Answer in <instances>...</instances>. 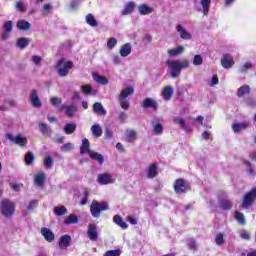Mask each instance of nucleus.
Instances as JSON below:
<instances>
[{
    "mask_svg": "<svg viewBox=\"0 0 256 256\" xmlns=\"http://www.w3.org/2000/svg\"><path fill=\"white\" fill-rule=\"evenodd\" d=\"M166 65L170 69V77L177 79L181 75L182 69H188L191 62L189 60H167Z\"/></svg>",
    "mask_w": 256,
    "mask_h": 256,
    "instance_id": "nucleus-1",
    "label": "nucleus"
},
{
    "mask_svg": "<svg viewBox=\"0 0 256 256\" xmlns=\"http://www.w3.org/2000/svg\"><path fill=\"white\" fill-rule=\"evenodd\" d=\"M0 211L3 217L11 219L15 215V202L9 198H3L0 202Z\"/></svg>",
    "mask_w": 256,
    "mask_h": 256,
    "instance_id": "nucleus-2",
    "label": "nucleus"
},
{
    "mask_svg": "<svg viewBox=\"0 0 256 256\" xmlns=\"http://www.w3.org/2000/svg\"><path fill=\"white\" fill-rule=\"evenodd\" d=\"M72 67H73V61L71 60L66 61L65 58L58 60L55 65V69H57L58 76L60 77H67Z\"/></svg>",
    "mask_w": 256,
    "mask_h": 256,
    "instance_id": "nucleus-3",
    "label": "nucleus"
},
{
    "mask_svg": "<svg viewBox=\"0 0 256 256\" xmlns=\"http://www.w3.org/2000/svg\"><path fill=\"white\" fill-rule=\"evenodd\" d=\"M107 209H109L107 202H98L97 200H93L90 205V213L94 219H99V217H101V213H103V211H107Z\"/></svg>",
    "mask_w": 256,
    "mask_h": 256,
    "instance_id": "nucleus-4",
    "label": "nucleus"
},
{
    "mask_svg": "<svg viewBox=\"0 0 256 256\" xmlns=\"http://www.w3.org/2000/svg\"><path fill=\"white\" fill-rule=\"evenodd\" d=\"M256 201V186L244 194L242 198V209H249Z\"/></svg>",
    "mask_w": 256,
    "mask_h": 256,
    "instance_id": "nucleus-5",
    "label": "nucleus"
},
{
    "mask_svg": "<svg viewBox=\"0 0 256 256\" xmlns=\"http://www.w3.org/2000/svg\"><path fill=\"white\" fill-rule=\"evenodd\" d=\"M191 191V185L185 181L183 178H178L174 182V192L176 195H181V193H187Z\"/></svg>",
    "mask_w": 256,
    "mask_h": 256,
    "instance_id": "nucleus-6",
    "label": "nucleus"
},
{
    "mask_svg": "<svg viewBox=\"0 0 256 256\" xmlns=\"http://www.w3.org/2000/svg\"><path fill=\"white\" fill-rule=\"evenodd\" d=\"M6 138L12 143H15V145H19L20 147H27V138L23 137L22 134H18L13 137V134L7 133Z\"/></svg>",
    "mask_w": 256,
    "mask_h": 256,
    "instance_id": "nucleus-7",
    "label": "nucleus"
},
{
    "mask_svg": "<svg viewBox=\"0 0 256 256\" xmlns=\"http://www.w3.org/2000/svg\"><path fill=\"white\" fill-rule=\"evenodd\" d=\"M97 183H99V185H109L111 183H115V180L111 174L102 173L97 176Z\"/></svg>",
    "mask_w": 256,
    "mask_h": 256,
    "instance_id": "nucleus-8",
    "label": "nucleus"
},
{
    "mask_svg": "<svg viewBox=\"0 0 256 256\" xmlns=\"http://www.w3.org/2000/svg\"><path fill=\"white\" fill-rule=\"evenodd\" d=\"M87 237L90 241H97L99 234L97 232V224L91 223L88 225Z\"/></svg>",
    "mask_w": 256,
    "mask_h": 256,
    "instance_id": "nucleus-9",
    "label": "nucleus"
},
{
    "mask_svg": "<svg viewBox=\"0 0 256 256\" xmlns=\"http://www.w3.org/2000/svg\"><path fill=\"white\" fill-rule=\"evenodd\" d=\"M221 65L224 69H231V67L235 65L233 56H231V54H223V57L221 59Z\"/></svg>",
    "mask_w": 256,
    "mask_h": 256,
    "instance_id": "nucleus-10",
    "label": "nucleus"
},
{
    "mask_svg": "<svg viewBox=\"0 0 256 256\" xmlns=\"http://www.w3.org/2000/svg\"><path fill=\"white\" fill-rule=\"evenodd\" d=\"M30 102L32 107H36V109H39V107L42 106L41 99H39V91L32 90L30 93Z\"/></svg>",
    "mask_w": 256,
    "mask_h": 256,
    "instance_id": "nucleus-11",
    "label": "nucleus"
},
{
    "mask_svg": "<svg viewBox=\"0 0 256 256\" xmlns=\"http://www.w3.org/2000/svg\"><path fill=\"white\" fill-rule=\"evenodd\" d=\"M63 109H65V114L69 118L73 117L75 115V113H77V111H78V108L75 104H71L68 106H61L59 108V111H63Z\"/></svg>",
    "mask_w": 256,
    "mask_h": 256,
    "instance_id": "nucleus-12",
    "label": "nucleus"
},
{
    "mask_svg": "<svg viewBox=\"0 0 256 256\" xmlns=\"http://www.w3.org/2000/svg\"><path fill=\"white\" fill-rule=\"evenodd\" d=\"M218 205L223 211H231L233 209V202L226 198L219 199Z\"/></svg>",
    "mask_w": 256,
    "mask_h": 256,
    "instance_id": "nucleus-13",
    "label": "nucleus"
},
{
    "mask_svg": "<svg viewBox=\"0 0 256 256\" xmlns=\"http://www.w3.org/2000/svg\"><path fill=\"white\" fill-rule=\"evenodd\" d=\"M41 235L48 241V243H53V241H55V234L49 228H41Z\"/></svg>",
    "mask_w": 256,
    "mask_h": 256,
    "instance_id": "nucleus-14",
    "label": "nucleus"
},
{
    "mask_svg": "<svg viewBox=\"0 0 256 256\" xmlns=\"http://www.w3.org/2000/svg\"><path fill=\"white\" fill-rule=\"evenodd\" d=\"M248 127H251L249 122L234 123L232 124V131H234V133H241V131H245Z\"/></svg>",
    "mask_w": 256,
    "mask_h": 256,
    "instance_id": "nucleus-15",
    "label": "nucleus"
},
{
    "mask_svg": "<svg viewBox=\"0 0 256 256\" xmlns=\"http://www.w3.org/2000/svg\"><path fill=\"white\" fill-rule=\"evenodd\" d=\"M93 111L96 113V115H99L100 117H105L107 115V110L103 107V104L100 102H95L93 104Z\"/></svg>",
    "mask_w": 256,
    "mask_h": 256,
    "instance_id": "nucleus-16",
    "label": "nucleus"
},
{
    "mask_svg": "<svg viewBox=\"0 0 256 256\" xmlns=\"http://www.w3.org/2000/svg\"><path fill=\"white\" fill-rule=\"evenodd\" d=\"M92 152L91 150V144L89 143V139L84 138L82 140V145L80 147V153L81 155H89Z\"/></svg>",
    "mask_w": 256,
    "mask_h": 256,
    "instance_id": "nucleus-17",
    "label": "nucleus"
},
{
    "mask_svg": "<svg viewBox=\"0 0 256 256\" xmlns=\"http://www.w3.org/2000/svg\"><path fill=\"white\" fill-rule=\"evenodd\" d=\"M59 247L60 249H67V247H71V236L67 234L61 236L59 240Z\"/></svg>",
    "mask_w": 256,
    "mask_h": 256,
    "instance_id": "nucleus-18",
    "label": "nucleus"
},
{
    "mask_svg": "<svg viewBox=\"0 0 256 256\" xmlns=\"http://www.w3.org/2000/svg\"><path fill=\"white\" fill-rule=\"evenodd\" d=\"M174 90L172 86H165L162 90V97L165 101H171L173 99Z\"/></svg>",
    "mask_w": 256,
    "mask_h": 256,
    "instance_id": "nucleus-19",
    "label": "nucleus"
},
{
    "mask_svg": "<svg viewBox=\"0 0 256 256\" xmlns=\"http://www.w3.org/2000/svg\"><path fill=\"white\" fill-rule=\"evenodd\" d=\"M176 29H177L178 33L180 34L181 39H184L185 41L191 40V38H192L191 33L186 31L183 28V25L179 24Z\"/></svg>",
    "mask_w": 256,
    "mask_h": 256,
    "instance_id": "nucleus-20",
    "label": "nucleus"
},
{
    "mask_svg": "<svg viewBox=\"0 0 256 256\" xmlns=\"http://www.w3.org/2000/svg\"><path fill=\"white\" fill-rule=\"evenodd\" d=\"M45 173L43 172H39L38 174L35 175L34 177V183L35 185H37L38 187H44L45 185Z\"/></svg>",
    "mask_w": 256,
    "mask_h": 256,
    "instance_id": "nucleus-21",
    "label": "nucleus"
},
{
    "mask_svg": "<svg viewBox=\"0 0 256 256\" xmlns=\"http://www.w3.org/2000/svg\"><path fill=\"white\" fill-rule=\"evenodd\" d=\"M142 107L144 109H155L157 110V102L151 98H146L142 102Z\"/></svg>",
    "mask_w": 256,
    "mask_h": 256,
    "instance_id": "nucleus-22",
    "label": "nucleus"
},
{
    "mask_svg": "<svg viewBox=\"0 0 256 256\" xmlns=\"http://www.w3.org/2000/svg\"><path fill=\"white\" fill-rule=\"evenodd\" d=\"M157 163H152L149 165L147 177L148 179H155L157 177Z\"/></svg>",
    "mask_w": 256,
    "mask_h": 256,
    "instance_id": "nucleus-23",
    "label": "nucleus"
},
{
    "mask_svg": "<svg viewBox=\"0 0 256 256\" xmlns=\"http://www.w3.org/2000/svg\"><path fill=\"white\" fill-rule=\"evenodd\" d=\"M29 43H31V39L22 37L16 41V47H19V49H27Z\"/></svg>",
    "mask_w": 256,
    "mask_h": 256,
    "instance_id": "nucleus-24",
    "label": "nucleus"
},
{
    "mask_svg": "<svg viewBox=\"0 0 256 256\" xmlns=\"http://www.w3.org/2000/svg\"><path fill=\"white\" fill-rule=\"evenodd\" d=\"M113 221L116 225H118V227H121V229H127V227H129V225H127V222H125V220H123V217H121V215L119 214L113 217Z\"/></svg>",
    "mask_w": 256,
    "mask_h": 256,
    "instance_id": "nucleus-25",
    "label": "nucleus"
},
{
    "mask_svg": "<svg viewBox=\"0 0 256 256\" xmlns=\"http://www.w3.org/2000/svg\"><path fill=\"white\" fill-rule=\"evenodd\" d=\"M88 155L93 159V161H98L99 165H103L105 163V156H103V154L92 151Z\"/></svg>",
    "mask_w": 256,
    "mask_h": 256,
    "instance_id": "nucleus-26",
    "label": "nucleus"
},
{
    "mask_svg": "<svg viewBox=\"0 0 256 256\" xmlns=\"http://www.w3.org/2000/svg\"><path fill=\"white\" fill-rule=\"evenodd\" d=\"M63 131L66 135H73V133H75V131H77V124L67 123L64 126Z\"/></svg>",
    "mask_w": 256,
    "mask_h": 256,
    "instance_id": "nucleus-27",
    "label": "nucleus"
},
{
    "mask_svg": "<svg viewBox=\"0 0 256 256\" xmlns=\"http://www.w3.org/2000/svg\"><path fill=\"white\" fill-rule=\"evenodd\" d=\"M121 57H129L131 55V43H126L120 48Z\"/></svg>",
    "mask_w": 256,
    "mask_h": 256,
    "instance_id": "nucleus-28",
    "label": "nucleus"
},
{
    "mask_svg": "<svg viewBox=\"0 0 256 256\" xmlns=\"http://www.w3.org/2000/svg\"><path fill=\"white\" fill-rule=\"evenodd\" d=\"M251 93V86L243 85L237 90V97H245V95H249Z\"/></svg>",
    "mask_w": 256,
    "mask_h": 256,
    "instance_id": "nucleus-29",
    "label": "nucleus"
},
{
    "mask_svg": "<svg viewBox=\"0 0 256 256\" xmlns=\"http://www.w3.org/2000/svg\"><path fill=\"white\" fill-rule=\"evenodd\" d=\"M92 78L94 81H96V83H99V85H107V83H109V79H107V77L101 76L97 73H93Z\"/></svg>",
    "mask_w": 256,
    "mask_h": 256,
    "instance_id": "nucleus-30",
    "label": "nucleus"
},
{
    "mask_svg": "<svg viewBox=\"0 0 256 256\" xmlns=\"http://www.w3.org/2000/svg\"><path fill=\"white\" fill-rule=\"evenodd\" d=\"M133 93H135L133 86L127 87L121 91L119 99H127V97H129V95H133Z\"/></svg>",
    "mask_w": 256,
    "mask_h": 256,
    "instance_id": "nucleus-31",
    "label": "nucleus"
},
{
    "mask_svg": "<svg viewBox=\"0 0 256 256\" xmlns=\"http://www.w3.org/2000/svg\"><path fill=\"white\" fill-rule=\"evenodd\" d=\"M87 25H90V27H99V22L97 19H95V16L93 14H87L85 17Z\"/></svg>",
    "mask_w": 256,
    "mask_h": 256,
    "instance_id": "nucleus-32",
    "label": "nucleus"
},
{
    "mask_svg": "<svg viewBox=\"0 0 256 256\" xmlns=\"http://www.w3.org/2000/svg\"><path fill=\"white\" fill-rule=\"evenodd\" d=\"M39 127V131L40 133H42V135H51V127H49V125L43 123V122H39L38 124Z\"/></svg>",
    "mask_w": 256,
    "mask_h": 256,
    "instance_id": "nucleus-33",
    "label": "nucleus"
},
{
    "mask_svg": "<svg viewBox=\"0 0 256 256\" xmlns=\"http://www.w3.org/2000/svg\"><path fill=\"white\" fill-rule=\"evenodd\" d=\"M185 51L183 46H178L177 48H172L168 50L169 57H177V55H181Z\"/></svg>",
    "mask_w": 256,
    "mask_h": 256,
    "instance_id": "nucleus-34",
    "label": "nucleus"
},
{
    "mask_svg": "<svg viewBox=\"0 0 256 256\" xmlns=\"http://www.w3.org/2000/svg\"><path fill=\"white\" fill-rule=\"evenodd\" d=\"M91 133L94 137H101V135H103V129H101V125L99 124L92 125Z\"/></svg>",
    "mask_w": 256,
    "mask_h": 256,
    "instance_id": "nucleus-35",
    "label": "nucleus"
},
{
    "mask_svg": "<svg viewBox=\"0 0 256 256\" xmlns=\"http://www.w3.org/2000/svg\"><path fill=\"white\" fill-rule=\"evenodd\" d=\"M138 11L140 15H149L150 13H153V8L147 6V4H142L138 7Z\"/></svg>",
    "mask_w": 256,
    "mask_h": 256,
    "instance_id": "nucleus-36",
    "label": "nucleus"
},
{
    "mask_svg": "<svg viewBox=\"0 0 256 256\" xmlns=\"http://www.w3.org/2000/svg\"><path fill=\"white\" fill-rule=\"evenodd\" d=\"M202 5V13L204 15H209V9L211 8V0H200Z\"/></svg>",
    "mask_w": 256,
    "mask_h": 256,
    "instance_id": "nucleus-37",
    "label": "nucleus"
},
{
    "mask_svg": "<svg viewBox=\"0 0 256 256\" xmlns=\"http://www.w3.org/2000/svg\"><path fill=\"white\" fill-rule=\"evenodd\" d=\"M17 28L20 31H29V29H31V23L27 22L26 20H20L17 23Z\"/></svg>",
    "mask_w": 256,
    "mask_h": 256,
    "instance_id": "nucleus-38",
    "label": "nucleus"
},
{
    "mask_svg": "<svg viewBox=\"0 0 256 256\" xmlns=\"http://www.w3.org/2000/svg\"><path fill=\"white\" fill-rule=\"evenodd\" d=\"M135 9V2H128L124 9L122 10V15H131L132 11Z\"/></svg>",
    "mask_w": 256,
    "mask_h": 256,
    "instance_id": "nucleus-39",
    "label": "nucleus"
},
{
    "mask_svg": "<svg viewBox=\"0 0 256 256\" xmlns=\"http://www.w3.org/2000/svg\"><path fill=\"white\" fill-rule=\"evenodd\" d=\"M65 225H75L79 223V216L75 214H70L67 219L64 221Z\"/></svg>",
    "mask_w": 256,
    "mask_h": 256,
    "instance_id": "nucleus-40",
    "label": "nucleus"
},
{
    "mask_svg": "<svg viewBox=\"0 0 256 256\" xmlns=\"http://www.w3.org/2000/svg\"><path fill=\"white\" fill-rule=\"evenodd\" d=\"M54 214L57 217H63V215H67V208L65 206H56L54 207Z\"/></svg>",
    "mask_w": 256,
    "mask_h": 256,
    "instance_id": "nucleus-41",
    "label": "nucleus"
},
{
    "mask_svg": "<svg viewBox=\"0 0 256 256\" xmlns=\"http://www.w3.org/2000/svg\"><path fill=\"white\" fill-rule=\"evenodd\" d=\"M135 139H137V132L135 130H129L126 133L127 143H132V141H135Z\"/></svg>",
    "mask_w": 256,
    "mask_h": 256,
    "instance_id": "nucleus-42",
    "label": "nucleus"
},
{
    "mask_svg": "<svg viewBox=\"0 0 256 256\" xmlns=\"http://www.w3.org/2000/svg\"><path fill=\"white\" fill-rule=\"evenodd\" d=\"M215 243L218 245V247H221V245H225V234L218 233L215 236Z\"/></svg>",
    "mask_w": 256,
    "mask_h": 256,
    "instance_id": "nucleus-43",
    "label": "nucleus"
},
{
    "mask_svg": "<svg viewBox=\"0 0 256 256\" xmlns=\"http://www.w3.org/2000/svg\"><path fill=\"white\" fill-rule=\"evenodd\" d=\"M53 163H54L53 157L46 156L44 158L43 165H44L45 169H52L53 168Z\"/></svg>",
    "mask_w": 256,
    "mask_h": 256,
    "instance_id": "nucleus-44",
    "label": "nucleus"
},
{
    "mask_svg": "<svg viewBox=\"0 0 256 256\" xmlns=\"http://www.w3.org/2000/svg\"><path fill=\"white\" fill-rule=\"evenodd\" d=\"M235 219L240 223V225H246L247 221L245 220V215L242 212H235Z\"/></svg>",
    "mask_w": 256,
    "mask_h": 256,
    "instance_id": "nucleus-45",
    "label": "nucleus"
},
{
    "mask_svg": "<svg viewBox=\"0 0 256 256\" xmlns=\"http://www.w3.org/2000/svg\"><path fill=\"white\" fill-rule=\"evenodd\" d=\"M34 161H35V156L33 155V152L29 151L24 158V163L25 165H33Z\"/></svg>",
    "mask_w": 256,
    "mask_h": 256,
    "instance_id": "nucleus-46",
    "label": "nucleus"
},
{
    "mask_svg": "<svg viewBox=\"0 0 256 256\" xmlns=\"http://www.w3.org/2000/svg\"><path fill=\"white\" fill-rule=\"evenodd\" d=\"M173 123H175V125H180V129L187 131V126H185V119L181 117H175L173 119Z\"/></svg>",
    "mask_w": 256,
    "mask_h": 256,
    "instance_id": "nucleus-47",
    "label": "nucleus"
},
{
    "mask_svg": "<svg viewBox=\"0 0 256 256\" xmlns=\"http://www.w3.org/2000/svg\"><path fill=\"white\" fill-rule=\"evenodd\" d=\"M13 27H15V25L13 24V21L8 20L4 23L3 29L5 33H11L13 31Z\"/></svg>",
    "mask_w": 256,
    "mask_h": 256,
    "instance_id": "nucleus-48",
    "label": "nucleus"
},
{
    "mask_svg": "<svg viewBox=\"0 0 256 256\" xmlns=\"http://www.w3.org/2000/svg\"><path fill=\"white\" fill-rule=\"evenodd\" d=\"M103 256H121V249L117 248L115 250L106 251Z\"/></svg>",
    "mask_w": 256,
    "mask_h": 256,
    "instance_id": "nucleus-49",
    "label": "nucleus"
},
{
    "mask_svg": "<svg viewBox=\"0 0 256 256\" xmlns=\"http://www.w3.org/2000/svg\"><path fill=\"white\" fill-rule=\"evenodd\" d=\"M243 163H244V165H246V167H249V169L247 171L248 175L255 176V169H253V165L251 164V161L244 160Z\"/></svg>",
    "mask_w": 256,
    "mask_h": 256,
    "instance_id": "nucleus-50",
    "label": "nucleus"
},
{
    "mask_svg": "<svg viewBox=\"0 0 256 256\" xmlns=\"http://www.w3.org/2000/svg\"><path fill=\"white\" fill-rule=\"evenodd\" d=\"M15 7L18 11H20V13H25V11H27V8L25 7V5H23V1H17L15 2Z\"/></svg>",
    "mask_w": 256,
    "mask_h": 256,
    "instance_id": "nucleus-51",
    "label": "nucleus"
},
{
    "mask_svg": "<svg viewBox=\"0 0 256 256\" xmlns=\"http://www.w3.org/2000/svg\"><path fill=\"white\" fill-rule=\"evenodd\" d=\"M82 92L85 93V95H91L93 93V86L90 84L83 85Z\"/></svg>",
    "mask_w": 256,
    "mask_h": 256,
    "instance_id": "nucleus-52",
    "label": "nucleus"
},
{
    "mask_svg": "<svg viewBox=\"0 0 256 256\" xmlns=\"http://www.w3.org/2000/svg\"><path fill=\"white\" fill-rule=\"evenodd\" d=\"M62 153H69V151H73V144L72 143H66L61 146Z\"/></svg>",
    "mask_w": 256,
    "mask_h": 256,
    "instance_id": "nucleus-53",
    "label": "nucleus"
},
{
    "mask_svg": "<svg viewBox=\"0 0 256 256\" xmlns=\"http://www.w3.org/2000/svg\"><path fill=\"white\" fill-rule=\"evenodd\" d=\"M192 65L198 66V65H203V57L201 55H195Z\"/></svg>",
    "mask_w": 256,
    "mask_h": 256,
    "instance_id": "nucleus-54",
    "label": "nucleus"
},
{
    "mask_svg": "<svg viewBox=\"0 0 256 256\" xmlns=\"http://www.w3.org/2000/svg\"><path fill=\"white\" fill-rule=\"evenodd\" d=\"M153 131L156 135H163V125H161V123H157L154 126Z\"/></svg>",
    "mask_w": 256,
    "mask_h": 256,
    "instance_id": "nucleus-55",
    "label": "nucleus"
},
{
    "mask_svg": "<svg viewBox=\"0 0 256 256\" xmlns=\"http://www.w3.org/2000/svg\"><path fill=\"white\" fill-rule=\"evenodd\" d=\"M249 69H253V64H251V62H246L241 70H240V73H247V71H249Z\"/></svg>",
    "mask_w": 256,
    "mask_h": 256,
    "instance_id": "nucleus-56",
    "label": "nucleus"
},
{
    "mask_svg": "<svg viewBox=\"0 0 256 256\" xmlns=\"http://www.w3.org/2000/svg\"><path fill=\"white\" fill-rule=\"evenodd\" d=\"M117 45V39L116 38H109L107 41V47L108 49H113Z\"/></svg>",
    "mask_w": 256,
    "mask_h": 256,
    "instance_id": "nucleus-57",
    "label": "nucleus"
},
{
    "mask_svg": "<svg viewBox=\"0 0 256 256\" xmlns=\"http://www.w3.org/2000/svg\"><path fill=\"white\" fill-rule=\"evenodd\" d=\"M104 139H113V131H111V128L109 127L105 128Z\"/></svg>",
    "mask_w": 256,
    "mask_h": 256,
    "instance_id": "nucleus-58",
    "label": "nucleus"
},
{
    "mask_svg": "<svg viewBox=\"0 0 256 256\" xmlns=\"http://www.w3.org/2000/svg\"><path fill=\"white\" fill-rule=\"evenodd\" d=\"M50 102H51V105H53V107H57L58 105H61L62 100L61 98H58V97H52L50 98Z\"/></svg>",
    "mask_w": 256,
    "mask_h": 256,
    "instance_id": "nucleus-59",
    "label": "nucleus"
},
{
    "mask_svg": "<svg viewBox=\"0 0 256 256\" xmlns=\"http://www.w3.org/2000/svg\"><path fill=\"white\" fill-rule=\"evenodd\" d=\"M39 205L38 200H31L29 205L27 206L28 211H33Z\"/></svg>",
    "mask_w": 256,
    "mask_h": 256,
    "instance_id": "nucleus-60",
    "label": "nucleus"
},
{
    "mask_svg": "<svg viewBox=\"0 0 256 256\" xmlns=\"http://www.w3.org/2000/svg\"><path fill=\"white\" fill-rule=\"evenodd\" d=\"M120 101V107L122 109H124L125 111H127V109H129V101L125 100V99H119Z\"/></svg>",
    "mask_w": 256,
    "mask_h": 256,
    "instance_id": "nucleus-61",
    "label": "nucleus"
},
{
    "mask_svg": "<svg viewBox=\"0 0 256 256\" xmlns=\"http://www.w3.org/2000/svg\"><path fill=\"white\" fill-rule=\"evenodd\" d=\"M240 236L242 239H245L246 241H249V239H251V235H249V232H247V230H241Z\"/></svg>",
    "mask_w": 256,
    "mask_h": 256,
    "instance_id": "nucleus-62",
    "label": "nucleus"
},
{
    "mask_svg": "<svg viewBox=\"0 0 256 256\" xmlns=\"http://www.w3.org/2000/svg\"><path fill=\"white\" fill-rule=\"evenodd\" d=\"M89 199V192L85 191L84 195L80 201V205H85Z\"/></svg>",
    "mask_w": 256,
    "mask_h": 256,
    "instance_id": "nucleus-63",
    "label": "nucleus"
},
{
    "mask_svg": "<svg viewBox=\"0 0 256 256\" xmlns=\"http://www.w3.org/2000/svg\"><path fill=\"white\" fill-rule=\"evenodd\" d=\"M77 7H79V1L72 0L70 2V9H72V11H75V9H77Z\"/></svg>",
    "mask_w": 256,
    "mask_h": 256,
    "instance_id": "nucleus-64",
    "label": "nucleus"
}]
</instances>
